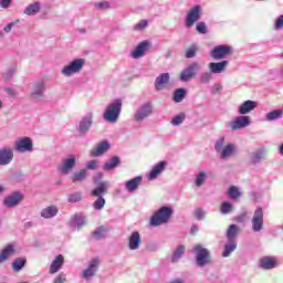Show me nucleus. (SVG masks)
Returning <instances> with one entry per match:
<instances>
[{"label":"nucleus","mask_w":283,"mask_h":283,"mask_svg":"<svg viewBox=\"0 0 283 283\" xmlns=\"http://www.w3.org/2000/svg\"><path fill=\"white\" fill-rule=\"evenodd\" d=\"M235 235H238V226L231 224L227 232L228 244H226V248L222 254L223 258H229V255H231V253L235 251L238 247L235 244Z\"/></svg>","instance_id":"1"},{"label":"nucleus","mask_w":283,"mask_h":283,"mask_svg":"<svg viewBox=\"0 0 283 283\" xmlns=\"http://www.w3.org/2000/svg\"><path fill=\"white\" fill-rule=\"evenodd\" d=\"M123 107V102L120 99H115L114 103L109 104L104 113V118L108 123H116L118 116H120V109Z\"/></svg>","instance_id":"2"},{"label":"nucleus","mask_w":283,"mask_h":283,"mask_svg":"<svg viewBox=\"0 0 283 283\" xmlns=\"http://www.w3.org/2000/svg\"><path fill=\"white\" fill-rule=\"evenodd\" d=\"M169 218H171V208L163 207L153 216L150 223L153 227H158L159 224H165Z\"/></svg>","instance_id":"3"},{"label":"nucleus","mask_w":283,"mask_h":283,"mask_svg":"<svg viewBox=\"0 0 283 283\" xmlns=\"http://www.w3.org/2000/svg\"><path fill=\"white\" fill-rule=\"evenodd\" d=\"M13 149L20 154L32 151V139L30 137H20L14 142Z\"/></svg>","instance_id":"4"},{"label":"nucleus","mask_w":283,"mask_h":283,"mask_svg":"<svg viewBox=\"0 0 283 283\" xmlns=\"http://www.w3.org/2000/svg\"><path fill=\"white\" fill-rule=\"evenodd\" d=\"M83 65H85V61H83V59L75 60L69 65L64 66L62 74H64V76H72V74L80 72L83 69Z\"/></svg>","instance_id":"5"},{"label":"nucleus","mask_w":283,"mask_h":283,"mask_svg":"<svg viewBox=\"0 0 283 283\" xmlns=\"http://www.w3.org/2000/svg\"><path fill=\"white\" fill-rule=\"evenodd\" d=\"M193 251L197 254L198 266H205V264H209V250L198 244L193 248Z\"/></svg>","instance_id":"6"},{"label":"nucleus","mask_w":283,"mask_h":283,"mask_svg":"<svg viewBox=\"0 0 283 283\" xmlns=\"http://www.w3.org/2000/svg\"><path fill=\"white\" fill-rule=\"evenodd\" d=\"M200 72V65L197 62L190 64L186 70L181 72L180 81H191Z\"/></svg>","instance_id":"7"},{"label":"nucleus","mask_w":283,"mask_h":283,"mask_svg":"<svg viewBox=\"0 0 283 283\" xmlns=\"http://www.w3.org/2000/svg\"><path fill=\"white\" fill-rule=\"evenodd\" d=\"M231 52H232L231 46L222 44V45L216 46L211 51V56L212 59H216V60L227 59V56H229Z\"/></svg>","instance_id":"8"},{"label":"nucleus","mask_w":283,"mask_h":283,"mask_svg":"<svg viewBox=\"0 0 283 283\" xmlns=\"http://www.w3.org/2000/svg\"><path fill=\"white\" fill-rule=\"evenodd\" d=\"M264 224V211L262 208H256L254 216L252 218V229L253 231H262Z\"/></svg>","instance_id":"9"},{"label":"nucleus","mask_w":283,"mask_h":283,"mask_svg":"<svg viewBox=\"0 0 283 283\" xmlns=\"http://www.w3.org/2000/svg\"><path fill=\"white\" fill-rule=\"evenodd\" d=\"M251 125V118L249 116H238L232 122H230V127L233 132L238 129H244Z\"/></svg>","instance_id":"10"},{"label":"nucleus","mask_w":283,"mask_h":283,"mask_svg":"<svg viewBox=\"0 0 283 283\" xmlns=\"http://www.w3.org/2000/svg\"><path fill=\"white\" fill-rule=\"evenodd\" d=\"M14 158V153L12 148L4 147L0 149V165H10Z\"/></svg>","instance_id":"11"},{"label":"nucleus","mask_w":283,"mask_h":283,"mask_svg":"<svg viewBox=\"0 0 283 283\" xmlns=\"http://www.w3.org/2000/svg\"><path fill=\"white\" fill-rule=\"evenodd\" d=\"M200 19V7L196 6L192 8L186 19V28H191Z\"/></svg>","instance_id":"12"},{"label":"nucleus","mask_w":283,"mask_h":283,"mask_svg":"<svg viewBox=\"0 0 283 283\" xmlns=\"http://www.w3.org/2000/svg\"><path fill=\"white\" fill-rule=\"evenodd\" d=\"M74 165H76V159H74V156H71L62 160V164L59 166V171L61 174H69Z\"/></svg>","instance_id":"13"},{"label":"nucleus","mask_w":283,"mask_h":283,"mask_svg":"<svg viewBox=\"0 0 283 283\" xmlns=\"http://www.w3.org/2000/svg\"><path fill=\"white\" fill-rule=\"evenodd\" d=\"M17 253V250H14V245L8 244L0 251V264H3V262H7V260H10L12 255Z\"/></svg>","instance_id":"14"},{"label":"nucleus","mask_w":283,"mask_h":283,"mask_svg":"<svg viewBox=\"0 0 283 283\" xmlns=\"http://www.w3.org/2000/svg\"><path fill=\"white\" fill-rule=\"evenodd\" d=\"M151 114V104H144L135 114V120L140 122Z\"/></svg>","instance_id":"15"},{"label":"nucleus","mask_w":283,"mask_h":283,"mask_svg":"<svg viewBox=\"0 0 283 283\" xmlns=\"http://www.w3.org/2000/svg\"><path fill=\"white\" fill-rule=\"evenodd\" d=\"M64 262H65V259L63 258V254H59L55 258V260L51 263L49 273H51V275H54V273H59V271H61V268L63 266Z\"/></svg>","instance_id":"16"},{"label":"nucleus","mask_w":283,"mask_h":283,"mask_svg":"<svg viewBox=\"0 0 283 283\" xmlns=\"http://www.w3.org/2000/svg\"><path fill=\"white\" fill-rule=\"evenodd\" d=\"M277 266V259L273 256H264L260 260V268L265 270L275 269Z\"/></svg>","instance_id":"17"},{"label":"nucleus","mask_w":283,"mask_h":283,"mask_svg":"<svg viewBox=\"0 0 283 283\" xmlns=\"http://www.w3.org/2000/svg\"><path fill=\"white\" fill-rule=\"evenodd\" d=\"M22 200L23 195L19 192H13L12 195L4 199V205L6 207H17V205H19V202H21Z\"/></svg>","instance_id":"18"},{"label":"nucleus","mask_w":283,"mask_h":283,"mask_svg":"<svg viewBox=\"0 0 283 283\" xmlns=\"http://www.w3.org/2000/svg\"><path fill=\"white\" fill-rule=\"evenodd\" d=\"M228 65H229L228 61L211 62L209 64V69L212 74H221V72H224Z\"/></svg>","instance_id":"19"},{"label":"nucleus","mask_w":283,"mask_h":283,"mask_svg":"<svg viewBox=\"0 0 283 283\" xmlns=\"http://www.w3.org/2000/svg\"><path fill=\"white\" fill-rule=\"evenodd\" d=\"M149 48V42L144 41L138 44V46L132 52L133 59H140V56H145L147 49Z\"/></svg>","instance_id":"20"},{"label":"nucleus","mask_w":283,"mask_h":283,"mask_svg":"<svg viewBox=\"0 0 283 283\" xmlns=\"http://www.w3.org/2000/svg\"><path fill=\"white\" fill-rule=\"evenodd\" d=\"M165 167H167V161H159L157 165H155L148 176L149 180H156Z\"/></svg>","instance_id":"21"},{"label":"nucleus","mask_w":283,"mask_h":283,"mask_svg":"<svg viewBox=\"0 0 283 283\" xmlns=\"http://www.w3.org/2000/svg\"><path fill=\"white\" fill-rule=\"evenodd\" d=\"M98 264H101V261L98 259H93L88 265V269H86L83 273L84 277L87 280L88 277L94 276V273H96V269L98 268Z\"/></svg>","instance_id":"22"},{"label":"nucleus","mask_w":283,"mask_h":283,"mask_svg":"<svg viewBox=\"0 0 283 283\" xmlns=\"http://www.w3.org/2000/svg\"><path fill=\"white\" fill-rule=\"evenodd\" d=\"M258 107V103L253 101H245L243 104L239 107V114H249V112H253Z\"/></svg>","instance_id":"23"},{"label":"nucleus","mask_w":283,"mask_h":283,"mask_svg":"<svg viewBox=\"0 0 283 283\" xmlns=\"http://www.w3.org/2000/svg\"><path fill=\"white\" fill-rule=\"evenodd\" d=\"M140 182H143V177H135L134 179L126 181L125 188L130 192L136 191L140 186Z\"/></svg>","instance_id":"24"},{"label":"nucleus","mask_w":283,"mask_h":283,"mask_svg":"<svg viewBox=\"0 0 283 283\" xmlns=\"http://www.w3.org/2000/svg\"><path fill=\"white\" fill-rule=\"evenodd\" d=\"M107 149H109V143L102 142L97 145L96 149L91 151V156H103Z\"/></svg>","instance_id":"25"},{"label":"nucleus","mask_w":283,"mask_h":283,"mask_svg":"<svg viewBox=\"0 0 283 283\" xmlns=\"http://www.w3.org/2000/svg\"><path fill=\"white\" fill-rule=\"evenodd\" d=\"M139 244H140V233L133 232L129 237V243H128L129 249H132V251H136Z\"/></svg>","instance_id":"26"},{"label":"nucleus","mask_w":283,"mask_h":283,"mask_svg":"<svg viewBox=\"0 0 283 283\" xmlns=\"http://www.w3.org/2000/svg\"><path fill=\"white\" fill-rule=\"evenodd\" d=\"M167 83H169V73H163L156 78L155 87L156 90H163Z\"/></svg>","instance_id":"27"},{"label":"nucleus","mask_w":283,"mask_h":283,"mask_svg":"<svg viewBox=\"0 0 283 283\" xmlns=\"http://www.w3.org/2000/svg\"><path fill=\"white\" fill-rule=\"evenodd\" d=\"M25 262H27L25 258L15 259L11 264L12 271H14V273H19V271H22L23 268L25 266Z\"/></svg>","instance_id":"28"},{"label":"nucleus","mask_w":283,"mask_h":283,"mask_svg":"<svg viewBox=\"0 0 283 283\" xmlns=\"http://www.w3.org/2000/svg\"><path fill=\"white\" fill-rule=\"evenodd\" d=\"M59 213V209L55 206H50L42 210V218H54Z\"/></svg>","instance_id":"29"},{"label":"nucleus","mask_w":283,"mask_h":283,"mask_svg":"<svg viewBox=\"0 0 283 283\" xmlns=\"http://www.w3.org/2000/svg\"><path fill=\"white\" fill-rule=\"evenodd\" d=\"M92 127V115H88L80 123V132H87Z\"/></svg>","instance_id":"30"},{"label":"nucleus","mask_w":283,"mask_h":283,"mask_svg":"<svg viewBox=\"0 0 283 283\" xmlns=\"http://www.w3.org/2000/svg\"><path fill=\"white\" fill-rule=\"evenodd\" d=\"M109 185L107 182H102L97 188H95L92 191V196L98 197V196H103V193H105V191H107Z\"/></svg>","instance_id":"31"},{"label":"nucleus","mask_w":283,"mask_h":283,"mask_svg":"<svg viewBox=\"0 0 283 283\" xmlns=\"http://www.w3.org/2000/svg\"><path fill=\"white\" fill-rule=\"evenodd\" d=\"M119 163H120V159H118V157H113L111 160H108L105 164V166H104L105 171H109L112 169H115V167H118Z\"/></svg>","instance_id":"32"},{"label":"nucleus","mask_w":283,"mask_h":283,"mask_svg":"<svg viewBox=\"0 0 283 283\" xmlns=\"http://www.w3.org/2000/svg\"><path fill=\"white\" fill-rule=\"evenodd\" d=\"M182 255H185V245H179L172 254L171 262H178Z\"/></svg>","instance_id":"33"},{"label":"nucleus","mask_w":283,"mask_h":283,"mask_svg":"<svg viewBox=\"0 0 283 283\" xmlns=\"http://www.w3.org/2000/svg\"><path fill=\"white\" fill-rule=\"evenodd\" d=\"M234 151H235V146H233L232 144H229L223 148L221 153V158H229V156H231V154H233Z\"/></svg>","instance_id":"34"},{"label":"nucleus","mask_w":283,"mask_h":283,"mask_svg":"<svg viewBox=\"0 0 283 283\" xmlns=\"http://www.w3.org/2000/svg\"><path fill=\"white\" fill-rule=\"evenodd\" d=\"M186 94H187V92L185 91V88H178L177 91H175V94H174L175 103H181V101H182V98H185Z\"/></svg>","instance_id":"35"},{"label":"nucleus","mask_w":283,"mask_h":283,"mask_svg":"<svg viewBox=\"0 0 283 283\" xmlns=\"http://www.w3.org/2000/svg\"><path fill=\"white\" fill-rule=\"evenodd\" d=\"M228 195H229V198H231V200H235V198H240V196H242V193L235 186L230 187Z\"/></svg>","instance_id":"36"},{"label":"nucleus","mask_w":283,"mask_h":283,"mask_svg":"<svg viewBox=\"0 0 283 283\" xmlns=\"http://www.w3.org/2000/svg\"><path fill=\"white\" fill-rule=\"evenodd\" d=\"M106 231L105 227H99L93 232V238H95V240H101V238H105Z\"/></svg>","instance_id":"37"},{"label":"nucleus","mask_w":283,"mask_h":283,"mask_svg":"<svg viewBox=\"0 0 283 283\" xmlns=\"http://www.w3.org/2000/svg\"><path fill=\"white\" fill-rule=\"evenodd\" d=\"M87 176V170L85 169H82L80 170L78 172H76L74 176H73V182H78L81 180H85V177Z\"/></svg>","instance_id":"38"},{"label":"nucleus","mask_w":283,"mask_h":283,"mask_svg":"<svg viewBox=\"0 0 283 283\" xmlns=\"http://www.w3.org/2000/svg\"><path fill=\"white\" fill-rule=\"evenodd\" d=\"M280 116H282V109H276L268 113L266 118L268 120H276V118H280Z\"/></svg>","instance_id":"39"},{"label":"nucleus","mask_w":283,"mask_h":283,"mask_svg":"<svg viewBox=\"0 0 283 283\" xmlns=\"http://www.w3.org/2000/svg\"><path fill=\"white\" fill-rule=\"evenodd\" d=\"M24 14H28V17H32V15L36 14V4H35V2L29 4V6L25 8Z\"/></svg>","instance_id":"40"},{"label":"nucleus","mask_w":283,"mask_h":283,"mask_svg":"<svg viewBox=\"0 0 283 283\" xmlns=\"http://www.w3.org/2000/svg\"><path fill=\"white\" fill-rule=\"evenodd\" d=\"M94 209L101 211L105 207V198L98 197V199L93 203Z\"/></svg>","instance_id":"41"},{"label":"nucleus","mask_w":283,"mask_h":283,"mask_svg":"<svg viewBox=\"0 0 283 283\" xmlns=\"http://www.w3.org/2000/svg\"><path fill=\"white\" fill-rule=\"evenodd\" d=\"M231 211H233V205L227 201L221 205V213H231Z\"/></svg>","instance_id":"42"},{"label":"nucleus","mask_w":283,"mask_h":283,"mask_svg":"<svg viewBox=\"0 0 283 283\" xmlns=\"http://www.w3.org/2000/svg\"><path fill=\"white\" fill-rule=\"evenodd\" d=\"M196 52H198V48L196 45H191L186 52V59H193V56H196Z\"/></svg>","instance_id":"43"},{"label":"nucleus","mask_w":283,"mask_h":283,"mask_svg":"<svg viewBox=\"0 0 283 283\" xmlns=\"http://www.w3.org/2000/svg\"><path fill=\"white\" fill-rule=\"evenodd\" d=\"M207 179V175L205 172H199L196 179V186L197 187H202L205 184V180Z\"/></svg>","instance_id":"44"},{"label":"nucleus","mask_w":283,"mask_h":283,"mask_svg":"<svg viewBox=\"0 0 283 283\" xmlns=\"http://www.w3.org/2000/svg\"><path fill=\"white\" fill-rule=\"evenodd\" d=\"M74 224L76 227H83L85 224V217L83 214H76L74 217Z\"/></svg>","instance_id":"45"},{"label":"nucleus","mask_w":283,"mask_h":283,"mask_svg":"<svg viewBox=\"0 0 283 283\" xmlns=\"http://www.w3.org/2000/svg\"><path fill=\"white\" fill-rule=\"evenodd\" d=\"M263 156H264V149L258 150L252 156V163H260Z\"/></svg>","instance_id":"46"},{"label":"nucleus","mask_w":283,"mask_h":283,"mask_svg":"<svg viewBox=\"0 0 283 283\" xmlns=\"http://www.w3.org/2000/svg\"><path fill=\"white\" fill-rule=\"evenodd\" d=\"M185 120V114H179L175 118H172V125H180Z\"/></svg>","instance_id":"47"},{"label":"nucleus","mask_w":283,"mask_h":283,"mask_svg":"<svg viewBox=\"0 0 283 283\" xmlns=\"http://www.w3.org/2000/svg\"><path fill=\"white\" fill-rule=\"evenodd\" d=\"M283 29V14L280 15L274 24V30H282Z\"/></svg>","instance_id":"48"},{"label":"nucleus","mask_w":283,"mask_h":283,"mask_svg":"<svg viewBox=\"0 0 283 283\" xmlns=\"http://www.w3.org/2000/svg\"><path fill=\"white\" fill-rule=\"evenodd\" d=\"M81 201V192H75L73 195H70L69 202H78Z\"/></svg>","instance_id":"49"},{"label":"nucleus","mask_w":283,"mask_h":283,"mask_svg":"<svg viewBox=\"0 0 283 283\" xmlns=\"http://www.w3.org/2000/svg\"><path fill=\"white\" fill-rule=\"evenodd\" d=\"M197 31H199L200 34H207V24H205V22L198 23Z\"/></svg>","instance_id":"50"},{"label":"nucleus","mask_w":283,"mask_h":283,"mask_svg":"<svg viewBox=\"0 0 283 283\" xmlns=\"http://www.w3.org/2000/svg\"><path fill=\"white\" fill-rule=\"evenodd\" d=\"M200 81L202 83H208L209 81H211V73L209 72L202 73L200 76Z\"/></svg>","instance_id":"51"},{"label":"nucleus","mask_w":283,"mask_h":283,"mask_svg":"<svg viewBox=\"0 0 283 283\" xmlns=\"http://www.w3.org/2000/svg\"><path fill=\"white\" fill-rule=\"evenodd\" d=\"M148 25L147 20H142L135 25V30H145V28Z\"/></svg>","instance_id":"52"},{"label":"nucleus","mask_w":283,"mask_h":283,"mask_svg":"<svg viewBox=\"0 0 283 283\" xmlns=\"http://www.w3.org/2000/svg\"><path fill=\"white\" fill-rule=\"evenodd\" d=\"M95 8H98V10H106L109 8V2H97L95 3Z\"/></svg>","instance_id":"53"},{"label":"nucleus","mask_w":283,"mask_h":283,"mask_svg":"<svg viewBox=\"0 0 283 283\" xmlns=\"http://www.w3.org/2000/svg\"><path fill=\"white\" fill-rule=\"evenodd\" d=\"M18 22H19V20L15 21V22H10L8 25L4 27L3 31L7 32V33L12 32V29L14 28V25H15Z\"/></svg>","instance_id":"54"},{"label":"nucleus","mask_w":283,"mask_h":283,"mask_svg":"<svg viewBox=\"0 0 283 283\" xmlns=\"http://www.w3.org/2000/svg\"><path fill=\"white\" fill-rule=\"evenodd\" d=\"M66 276L64 273H61L57 277H55L53 283H65Z\"/></svg>","instance_id":"55"},{"label":"nucleus","mask_w":283,"mask_h":283,"mask_svg":"<svg viewBox=\"0 0 283 283\" xmlns=\"http://www.w3.org/2000/svg\"><path fill=\"white\" fill-rule=\"evenodd\" d=\"M195 216L198 220H202V218H205V211H202V209L199 208L195 211Z\"/></svg>","instance_id":"56"},{"label":"nucleus","mask_w":283,"mask_h":283,"mask_svg":"<svg viewBox=\"0 0 283 283\" xmlns=\"http://www.w3.org/2000/svg\"><path fill=\"white\" fill-rule=\"evenodd\" d=\"M222 145H224V137L220 138L216 144V150L220 151L222 149Z\"/></svg>","instance_id":"57"},{"label":"nucleus","mask_w":283,"mask_h":283,"mask_svg":"<svg viewBox=\"0 0 283 283\" xmlns=\"http://www.w3.org/2000/svg\"><path fill=\"white\" fill-rule=\"evenodd\" d=\"M12 3V0H0V6L4 9L10 8V4Z\"/></svg>","instance_id":"58"},{"label":"nucleus","mask_w":283,"mask_h":283,"mask_svg":"<svg viewBox=\"0 0 283 283\" xmlns=\"http://www.w3.org/2000/svg\"><path fill=\"white\" fill-rule=\"evenodd\" d=\"M97 161L91 160L87 163V169H96Z\"/></svg>","instance_id":"59"},{"label":"nucleus","mask_w":283,"mask_h":283,"mask_svg":"<svg viewBox=\"0 0 283 283\" xmlns=\"http://www.w3.org/2000/svg\"><path fill=\"white\" fill-rule=\"evenodd\" d=\"M43 90H45V87L43 85L38 87V92H36L38 96H39V94L43 93Z\"/></svg>","instance_id":"60"},{"label":"nucleus","mask_w":283,"mask_h":283,"mask_svg":"<svg viewBox=\"0 0 283 283\" xmlns=\"http://www.w3.org/2000/svg\"><path fill=\"white\" fill-rule=\"evenodd\" d=\"M196 231H198V227L193 226V227L191 228V233H196Z\"/></svg>","instance_id":"61"},{"label":"nucleus","mask_w":283,"mask_h":283,"mask_svg":"<svg viewBox=\"0 0 283 283\" xmlns=\"http://www.w3.org/2000/svg\"><path fill=\"white\" fill-rule=\"evenodd\" d=\"M280 155L283 156V144L280 147Z\"/></svg>","instance_id":"62"},{"label":"nucleus","mask_w":283,"mask_h":283,"mask_svg":"<svg viewBox=\"0 0 283 283\" xmlns=\"http://www.w3.org/2000/svg\"><path fill=\"white\" fill-rule=\"evenodd\" d=\"M3 189V186L0 185V193H2Z\"/></svg>","instance_id":"63"},{"label":"nucleus","mask_w":283,"mask_h":283,"mask_svg":"<svg viewBox=\"0 0 283 283\" xmlns=\"http://www.w3.org/2000/svg\"><path fill=\"white\" fill-rule=\"evenodd\" d=\"M1 107H2V103H1V101H0V109H1Z\"/></svg>","instance_id":"64"}]
</instances>
